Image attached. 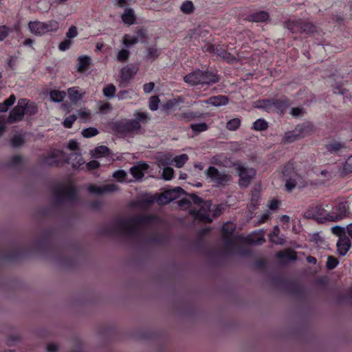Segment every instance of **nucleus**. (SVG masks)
<instances>
[{
    "label": "nucleus",
    "mask_w": 352,
    "mask_h": 352,
    "mask_svg": "<svg viewBox=\"0 0 352 352\" xmlns=\"http://www.w3.org/2000/svg\"><path fill=\"white\" fill-rule=\"evenodd\" d=\"M152 217L140 215L133 218H116L109 224L100 230V234L111 235L121 234L127 236L138 238L140 234V227L151 222Z\"/></svg>",
    "instance_id": "f257e3e1"
},
{
    "label": "nucleus",
    "mask_w": 352,
    "mask_h": 352,
    "mask_svg": "<svg viewBox=\"0 0 352 352\" xmlns=\"http://www.w3.org/2000/svg\"><path fill=\"white\" fill-rule=\"evenodd\" d=\"M220 80L219 75L212 71L195 69L184 77V81L190 86L212 85Z\"/></svg>",
    "instance_id": "f03ea898"
},
{
    "label": "nucleus",
    "mask_w": 352,
    "mask_h": 352,
    "mask_svg": "<svg viewBox=\"0 0 352 352\" xmlns=\"http://www.w3.org/2000/svg\"><path fill=\"white\" fill-rule=\"evenodd\" d=\"M141 124L133 119H125L113 122L111 129L114 134L119 137L138 133L140 131Z\"/></svg>",
    "instance_id": "7ed1b4c3"
},
{
    "label": "nucleus",
    "mask_w": 352,
    "mask_h": 352,
    "mask_svg": "<svg viewBox=\"0 0 352 352\" xmlns=\"http://www.w3.org/2000/svg\"><path fill=\"white\" fill-rule=\"evenodd\" d=\"M54 204L58 206L64 202L73 203L77 199L76 188L71 185L61 184L53 189Z\"/></svg>",
    "instance_id": "20e7f679"
},
{
    "label": "nucleus",
    "mask_w": 352,
    "mask_h": 352,
    "mask_svg": "<svg viewBox=\"0 0 352 352\" xmlns=\"http://www.w3.org/2000/svg\"><path fill=\"white\" fill-rule=\"evenodd\" d=\"M236 169L239 177V186L241 188H246L255 177L256 175V170L254 168H248L240 164L237 165Z\"/></svg>",
    "instance_id": "39448f33"
},
{
    "label": "nucleus",
    "mask_w": 352,
    "mask_h": 352,
    "mask_svg": "<svg viewBox=\"0 0 352 352\" xmlns=\"http://www.w3.org/2000/svg\"><path fill=\"white\" fill-rule=\"evenodd\" d=\"M350 214L348 201H340L336 206V212H329V221L336 222L348 217Z\"/></svg>",
    "instance_id": "423d86ee"
},
{
    "label": "nucleus",
    "mask_w": 352,
    "mask_h": 352,
    "mask_svg": "<svg viewBox=\"0 0 352 352\" xmlns=\"http://www.w3.org/2000/svg\"><path fill=\"white\" fill-rule=\"evenodd\" d=\"M206 174L212 182L218 185H226L231 179L230 175L225 172H220L216 167L212 166L208 167Z\"/></svg>",
    "instance_id": "0eeeda50"
},
{
    "label": "nucleus",
    "mask_w": 352,
    "mask_h": 352,
    "mask_svg": "<svg viewBox=\"0 0 352 352\" xmlns=\"http://www.w3.org/2000/svg\"><path fill=\"white\" fill-rule=\"evenodd\" d=\"M26 103V98H21L19 100L17 104L10 111L7 118V122L8 123L13 124L21 121L23 119L25 114Z\"/></svg>",
    "instance_id": "6e6552de"
},
{
    "label": "nucleus",
    "mask_w": 352,
    "mask_h": 352,
    "mask_svg": "<svg viewBox=\"0 0 352 352\" xmlns=\"http://www.w3.org/2000/svg\"><path fill=\"white\" fill-rule=\"evenodd\" d=\"M324 212L325 210L322 205H316L309 207L305 212V216L307 219H313L319 223H324L329 221V219H327L329 212L327 214H324Z\"/></svg>",
    "instance_id": "1a4fd4ad"
},
{
    "label": "nucleus",
    "mask_w": 352,
    "mask_h": 352,
    "mask_svg": "<svg viewBox=\"0 0 352 352\" xmlns=\"http://www.w3.org/2000/svg\"><path fill=\"white\" fill-rule=\"evenodd\" d=\"M138 67L133 65H127L124 67L120 70V78L122 83H124L126 86L131 79L137 74Z\"/></svg>",
    "instance_id": "9d476101"
},
{
    "label": "nucleus",
    "mask_w": 352,
    "mask_h": 352,
    "mask_svg": "<svg viewBox=\"0 0 352 352\" xmlns=\"http://www.w3.org/2000/svg\"><path fill=\"white\" fill-rule=\"evenodd\" d=\"M273 99V111L279 114L283 113L291 105V100L285 96H282L278 99Z\"/></svg>",
    "instance_id": "9b49d317"
},
{
    "label": "nucleus",
    "mask_w": 352,
    "mask_h": 352,
    "mask_svg": "<svg viewBox=\"0 0 352 352\" xmlns=\"http://www.w3.org/2000/svg\"><path fill=\"white\" fill-rule=\"evenodd\" d=\"M337 251L340 256H345L350 250L351 243L346 235H340L336 243Z\"/></svg>",
    "instance_id": "f8f14e48"
},
{
    "label": "nucleus",
    "mask_w": 352,
    "mask_h": 352,
    "mask_svg": "<svg viewBox=\"0 0 352 352\" xmlns=\"http://www.w3.org/2000/svg\"><path fill=\"white\" fill-rule=\"evenodd\" d=\"M301 19L297 17L287 19L283 21V27L292 34H298L301 28Z\"/></svg>",
    "instance_id": "ddd939ff"
},
{
    "label": "nucleus",
    "mask_w": 352,
    "mask_h": 352,
    "mask_svg": "<svg viewBox=\"0 0 352 352\" xmlns=\"http://www.w3.org/2000/svg\"><path fill=\"white\" fill-rule=\"evenodd\" d=\"M58 153L63 154V151H52L47 155L42 158L41 164L43 166H58L60 165V160L58 159Z\"/></svg>",
    "instance_id": "4468645a"
},
{
    "label": "nucleus",
    "mask_w": 352,
    "mask_h": 352,
    "mask_svg": "<svg viewBox=\"0 0 352 352\" xmlns=\"http://www.w3.org/2000/svg\"><path fill=\"white\" fill-rule=\"evenodd\" d=\"M182 195H187V192L182 188L177 186L174 188L165 190L162 193V197L167 199L166 202H171L179 198Z\"/></svg>",
    "instance_id": "2eb2a0df"
},
{
    "label": "nucleus",
    "mask_w": 352,
    "mask_h": 352,
    "mask_svg": "<svg viewBox=\"0 0 352 352\" xmlns=\"http://www.w3.org/2000/svg\"><path fill=\"white\" fill-rule=\"evenodd\" d=\"M206 116V113H201L199 111H186L180 114H178L177 116V119L181 121H185V122H190L192 120H197L201 118H205Z\"/></svg>",
    "instance_id": "dca6fc26"
},
{
    "label": "nucleus",
    "mask_w": 352,
    "mask_h": 352,
    "mask_svg": "<svg viewBox=\"0 0 352 352\" xmlns=\"http://www.w3.org/2000/svg\"><path fill=\"white\" fill-rule=\"evenodd\" d=\"M65 162L67 164L71 163L74 169H78L81 165L84 164L85 161L80 153H72L67 157Z\"/></svg>",
    "instance_id": "f3484780"
},
{
    "label": "nucleus",
    "mask_w": 352,
    "mask_h": 352,
    "mask_svg": "<svg viewBox=\"0 0 352 352\" xmlns=\"http://www.w3.org/2000/svg\"><path fill=\"white\" fill-rule=\"evenodd\" d=\"M296 127L297 131H298V135H300L301 138L310 135L315 131L314 124L309 122H305L300 124H298Z\"/></svg>",
    "instance_id": "a211bd4d"
},
{
    "label": "nucleus",
    "mask_w": 352,
    "mask_h": 352,
    "mask_svg": "<svg viewBox=\"0 0 352 352\" xmlns=\"http://www.w3.org/2000/svg\"><path fill=\"white\" fill-rule=\"evenodd\" d=\"M229 102L228 98L224 95H218L216 96H211L208 99L202 101V102L211 104L214 107H220L226 105Z\"/></svg>",
    "instance_id": "6ab92c4d"
},
{
    "label": "nucleus",
    "mask_w": 352,
    "mask_h": 352,
    "mask_svg": "<svg viewBox=\"0 0 352 352\" xmlns=\"http://www.w3.org/2000/svg\"><path fill=\"white\" fill-rule=\"evenodd\" d=\"M186 195L191 199L194 204L199 206L201 210L204 211L210 210L211 206L210 201H205L195 193L188 194L187 192Z\"/></svg>",
    "instance_id": "aec40b11"
},
{
    "label": "nucleus",
    "mask_w": 352,
    "mask_h": 352,
    "mask_svg": "<svg viewBox=\"0 0 352 352\" xmlns=\"http://www.w3.org/2000/svg\"><path fill=\"white\" fill-rule=\"evenodd\" d=\"M148 166L146 163H139L130 168V173L136 179H140L144 177V170H146Z\"/></svg>",
    "instance_id": "412c9836"
},
{
    "label": "nucleus",
    "mask_w": 352,
    "mask_h": 352,
    "mask_svg": "<svg viewBox=\"0 0 352 352\" xmlns=\"http://www.w3.org/2000/svg\"><path fill=\"white\" fill-rule=\"evenodd\" d=\"M214 54L230 63L236 60V57L226 50L223 49L221 45H217L215 47Z\"/></svg>",
    "instance_id": "4be33fe9"
},
{
    "label": "nucleus",
    "mask_w": 352,
    "mask_h": 352,
    "mask_svg": "<svg viewBox=\"0 0 352 352\" xmlns=\"http://www.w3.org/2000/svg\"><path fill=\"white\" fill-rule=\"evenodd\" d=\"M248 17L250 21L262 23L269 20L270 14L267 12L261 10L250 14Z\"/></svg>",
    "instance_id": "5701e85b"
},
{
    "label": "nucleus",
    "mask_w": 352,
    "mask_h": 352,
    "mask_svg": "<svg viewBox=\"0 0 352 352\" xmlns=\"http://www.w3.org/2000/svg\"><path fill=\"white\" fill-rule=\"evenodd\" d=\"M28 28L30 31L36 35H43L45 34L44 22L30 21L28 23Z\"/></svg>",
    "instance_id": "b1692460"
},
{
    "label": "nucleus",
    "mask_w": 352,
    "mask_h": 352,
    "mask_svg": "<svg viewBox=\"0 0 352 352\" xmlns=\"http://www.w3.org/2000/svg\"><path fill=\"white\" fill-rule=\"evenodd\" d=\"M182 102H183V100L181 97L170 99L162 104L161 110L166 113H169L170 111Z\"/></svg>",
    "instance_id": "393cba45"
},
{
    "label": "nucleus",
    "mask_w": 352,
    "mask_h": 352,
    "mask_svg": "<svg viewBox=\"0 0 352 352\" xmlns=\"http://www.w3.org/2000/svg\"><path fill=\"white\" fill-rule=\"evenodd\" d=\"M91 60L88 56H80L78 58L77 71L80 73L85 72L91 65Z\"/></svg>",
    "instance_id": "a878e982"
},
{
    "label": "nucleus",
    "mask_w": 352,
    "mask_h": 352,
    "mask_svg": "<svg viewBox=\"0 0 352 352\" xmlns=\"http://www.w3.org/2000/svg\"><path fill=\"white\" fill-rule=\"evenodd\" d=\"M316 32L317 28L313 23L309 21H305L302 19H301V28L300 34H309Z\"/></svg>",
    "instance_id": "bb28decb"
},
{
    "label": "nucleus",
    "mask_w": 352,
    "mask_h": 352,
    "mask_svg": "<svg viewBox=\"0 0 352 352\" xmlns=\"http://www.w3.org/2000/svg\"><path fill=\"white\" fill-rule=\"evenodd\" d=\"M124 23L131 25L135 23L136 17L132 8H126L121 16Z\"/></svg>",
    "instance_id": "cd10ccee"
},
{
    "label": "nucleus",
    "mask_w": 352,
    "mask_h": 352,
    "mask_svg": "<svg viewBox=\"0 0 352 352\" xmlns=\"http://www.w3.org/2000/svg\"><path fill=\"white\" fill-rule=\"evenodd\" d=\"M339 173L342 177L352 173V155L349 156L340 168Z\"/></svg>",
    "instance_id": "c85d7f7f"
},
{
    "label": "nucleus",
    "mask_w": 352,
    "mask_h": 352,
    "mask_svg": "<svg viewBox=\"0 0 352 352\" xmlns=\"http://www.w3.org/2000/svg\"><path fill=\"white\" fill-rule=\"evenodd\" d=\"M67 93L69 98L74 104L78 103L82 98V94H80L76 87L69 88Z\"/></svg>",
    "instance_id": "c756f323"
},
{
    "label": "nucleus",
    "mask_w": 352,
    "mask_h": 352,
    "mask_svg": "<svg viewBox=\"0 0 352 352\" xmlns=\"http://www.w3.org/2000/svg\"><path fill=\"white\" fill-rule=\"evenodd\" d=\"M273 99H262L256 101V107L264 109L267 112L273 111Z\"/></svg>",
    "instance_id": "7c9ffc66"
},
{
    "label": "nucleus",
    "mask_w": 352,
    "mask_h": 352,
    "mask_svg": "<svg viewBox=\"0 0 352 352\" xmlns=\"http://www.w3.org/2000/svg\"><path fill=\"white\" fill-rule=\"evenodd\" d=\"M146 51L147 54L145 57L146 59L150 61H154L162 53L161 50L157 48L156 46H151L147 48Z\"/></svg>",
    "instance_id": "2f4dec72"
},
{
    "label": "nucleus",
    "mask_w": 352,
    "mask_h": 352,
    "mask_svg": "<svg viewBox=\"0 0 352 352\" xmlns=\"http://www.w3.org/2000/svg\"><path fill=\"white\" fill-rule=\"evenodd\" d=\"M50 100L56 103L62 102L66 96V92L59 90H52L50 91Z\"/></svg>",
    "instance_id": "473e14b6"
},
{
    "label": "nucleus",
    "mask_w": 352,
    "mask_h": 352,
    "mask_svg": "<svg viewBox=\"0 0 352 352\" xmlns=\"http://www.w3.org/2000/svg\"><path fill=\"white\" fill-rule=\"evenodd\" d=\"M278 258L286 259L288 261H296L297 259L296 254L294 251H280L276 254Z\"/></svg>",
    "instance_id": "72a5a7b5"
},
{
    "label": "nucleus",
    "mask_w": 352,
    "mask_h": 352,
    "mask_svg": "<svg viewBox=\"0 0 352 352\" xmlns=\"http://www.w3.org/2000/svg\"><path fill=\"white\" fill-rule=\"evenodd\" d=\"M301 138L300 137V135H298V131L296 130V127L292 131H287L285 133V135L283 136V141L284 142H293L297 140H299Z\"/></svg>",
    "instance_id": "f704fd0d"
},
{
    "label": "nucleus",
    "mask_w": 352,
    "mask_h": 352,
    "mask_svg": "<svg viewBox=\"0 0 352 352\" xmlns=\"http://www.w3.org/2000/svg\"><path fill=\"white\" fill-rule=\"evenodd\" d=\"M190 128L195 135H198L201 132L206 131L209 126L206 122H201L199 123L191 124L190 125Z\"/></svg>",
    "instance_id": "c9c22d12"
},
{
    "label": "nucleus",
    "mask_w": 352,
    "mask_h": 352,
    "mask_svg": "<svg viewBox=\"0 0 352 352\" xmlns=\"http://www.w3.org/2000/svg\"><path fill=\"white\" fill-rule=\"evenodd\" d=\"M110 154V149L104 145L98 146L95 148L94 151V157L96 158L109 156Z\"/></svg>",
    "instance_id": "e433bc0d"
},
{
    "label": "nucleus",
    "mask_w": 352,
    "mask_h": 352,
    "mask_svg": "<svg viewBox=\"0 0 352 352\" xmlns=\"http://www.w3.org/2000/svg\"><path fill=\"white\" fill-rule=\"evenodd\" d=\"M283 175L285 178L294 177L296 175L294 163L288 162L283 169Z\"/></svg>",
    "instance_id": "4c0bfd02"
},
{
    "label": "nucleus",
    "mask_w": 352,
    "mask_h": 352,
    "mask_svg": "<svg viewBox=\"0 0 352 352\" xmlns=\"http://www.w3.org/2000/svg\"><path fill=\"white\" fill-rule=\"evenodd\" d=\"M15 100V96L14 94H11L9 98L0 103V112H6L8 110V108L14 104Z\"/></svg>",
    "instance_id": "58836bf2"
},
{
    "label": "nucleus",
    "mask_w": 352,
    "mask_h": 352,
    "mask_svg": "<svg viewBox=\"0 0 352 352\" xmlns=\"http://www.w3.org/2000/svg\"><path fill=\"white\" fill-rule=\"evenodd\" d=\"M267 128H268V123L265 120H264L263 118H259V119L256 120V121H254L253 122V125L252 127V129L257 131H265V130L267 129Z\"/></svg>",
    "instance_id": "ea45409f"
},
{
    "label": "nucleus",
    "mask_w": 352,
    "mask_h": 352,
    "mask_svg": "<svg viewBox=\"0 0 352 352\" xmlns=\"http://www.w3.org/2000/svg\"><path fill=\"white\" fill-rule=\"evenodd\" d=\"M344 143L340 142H332L326 145L327 150L331 153H336L339 151L341 148H344Z\"/></svg>",
    "instance_id": "a19ab883"
},
{
    "label": "nucleus",
    "mask_w": 352,
    "mask_h": 352,
    "mask_svg": "<svg viewBox=\"0 0 352 352\" xmlns=\"http://www.w3.org/2000/svg\"><path fill=\"white\" fill-rule=\"evenodd\" d=\"M181 11L186 14H190L195 11V6L192 1L186 0L180 6Z\"/></svg>",
    "instance_id": "79ce46f5"
},
{
    "label": "nucleus",
    "mask_w": 352,
    "mask_h": 352,
    "mask_svg": "<svg viewBox=\"0 0 352 352\" xmlns=\"http://www.w3.org/2000/svg\"><path fill=\"white\" fill-rule=\"evenodd\" d=\"M241 124V120L239 118H235L228 120L226 123V129L229 131H234L237 130Z\"/></svg>",
    "instance_id": "37998d69"
},
{
    "label": "nucleus",
    "mask_w": 352,
    "mask_h": 352,
    "mask_svg": "<svg viewBox=\"0 0 352 352\" xmlns=\"http://www.w3.org/2000/svg\"><path fill=\"white\" fill-rule=\"evenodd\" d=\"M116 91V86L113 84L107 85L102 90L103 94L108 98H111L115 96Z\"/></svg>",
    "instance_id": "c03bdc74"
},
{
    "label": "nucleus",
    "mask_w": 352,
    "mask_h": 352,
    "mask_svg": "<svg viewBox=\"0 0 352 352\" xmlns=\"http://www.w3.org/2000/svg\"><path fill=\"white\" fill-rule=\"evenodd\" d=\"M44 26L45 29V34L50 32H55L59 28L58 23L54 20H51L45 23L44 22Z\"/></svg>",
    "instance_id": "a18cd8bd"
},
{
    "label": "nucleus",
    "mask_w": 352,
    "mask_h": 352,
    "mask_svg": "<svg viewBox=\"0 0 352 352\" xmlns=\"http://www.w3.org/2000/svg\"><path fill=\"white\" fill-rule=\"evenodd\" d=\"M188 156L187 154H182L174 157L175 165L177 168L182 167L188 161Z\"/></svg>",
    "instance_id": "49530a36"
},
{
    "label": "nucleus",
    "mask_w": 352,
    "mask_h": 352,
    "mask_svg": "<svg viewBox=\"0 0 352 352\" xmlns=\"http://www.w3.org/2000/svg\"><path fill=\"white\" fill-rule=\"evenodd\" d=\"M139 42L138 37L135 36H131L129 34H125L123 37V43L126 47L135 45Z\"/></svg>",
    "instance_id": "de8ad7c7"
},
{
    "label": "nucleus",
    "mask_w": 352,
    "mask_h": 352,
    "mask_svg": "<svg viewBox=\"0 0 352 352\" xmlns=\"http://www.w3.org/2000/svg\"><path fill=\"white\" fill-rule=\"evenodd\" d=\"M53 234V232L52 231H48L46 233V236L44 239L40 240L38 242V246L39 247H44L45 248H48L51 243V238Z\"/></svg>",
    "instance_id": "09e8293b"
},
{
    "label": "nucleus",
    "mask_w": 352,
    "mask_h": 352,
    "mask_svg": "<svg viewBox=\"0 0 352 352\" xmlns=\"http://www.w3.org/2000/svg\"><path fill=\"white\" fill-rule=\"evenodd\" d=\"M10 142L13 147L16 148L24 144L25 139L23 135H15L11 139Z\"/></svg>",
    "instance_id": "8fccbe9b"
},
{
    "label": "nucleus",
    "mask_w": 352,
    "mask_h": 352,
    "mask_svg": "<svg viewBox=\"0 0 352 352\" xmlns=\"http://www.w3.org/2000/svg\"><path fill=\"white\" fill-rule=\"evenodd\" d=\"M279 232H280V230H279L278 226H275L273 228L272 232L270 234V239L271 242H272L274 243L282 245L285 242L283 239H281L279 238L276 241L274 239V236H278Z\"/></svg>",
    "instance_id": "3c124183"
},
{
    "label": "nucleus",
    "mask_w": 352,
    "mask_h": 352,
    "mask_svg": "<svg viewBox=\"0 0 352 352\" xmlns=\"http://www.w3.org/2000/svg\"><path fill=\"white\" fill-rule=\"evenodd\" d=\"M98 130L95 127H88L82 130V135L86 138H92L98 134Z\"/></svg>",
    "instance_id": "603ef678"
},
{
    "label": "nucleus",
    "mask_w": 352,
    "mask_h": 352,
    "mask_svg": "<svg viewBox=\"0 0 352 352\" xmlns=\"http://www.w3.org/2000/svg\"><path fill=\"white\" fill-rule=\"evenodd\" d=\"M160 100L157 96H151L149 99L148 107L151 111H156L158 109Z\"/></svg>",
    "instance_id": "864d4df0"
},
{
    "label": "nucleus",
    "mask_w": 352,
    "mask_h": 352,
    "mask_svg": "<svg viewBox=\"0 0 352 352\" xmlns=\"http://www.w3.org/2000/svg\"><path fill=\"white\" fill-rule=\"evenodd\" d=\"M139 39V42L145 43V38H146V30L143 27H138L136 31V36Z\"/></svg>",
    "instance_id": "5fc2aeb1"
},
{
    "label": "nucleus",
    "mask_w": 352,
    "mask_h": 352,
    "mask_svg": "<svg viewBox=\"0 0 352 352\" xmlns=\"http://www.w3.org/2000/svg\"><path fill=\"white\" fill-rule=\"evenodd\" d=\"M174 170L173 168L166 166L163 168L162 178L164 180L168 181L173 177Z\"/></svg>",
    "instance_id": "6e6d98bb"
},
{
    "label": "nucleus",
    "mask_w": 352,
    "mask_h": 352,
    "mask_svg": "<svg viewBox=\"0 0 352 352\" xmlns=\"http://www.w3.org/2000/svg\"><path fill=\"white\" fill-rule=\"evenodd\" d=\"M286 183L285 184V189L288 192H292L296 186L297 182L294 177L285 178Z\"/></svg>",
    "instance_id": "4d7b16f0"
},
{
    "label": "nucleus",
    "mask_w": 352,
    "mask_h": 352,
    "mask_svg": "<svg viewBox=\"0 0 352 352\" xmlns=\"http://www.w3.org/2000/svg\"><path fill=\"white\" fill-rule=\"evenodd\" d=\"M234 230H235V227L233 225H232V224L229 225L228 223H226L222 227L223 236H231L232 235V234L234 233Z\"/></svg>",
    "instance_id": "13d9d810"
},
{
    "label": "nucleus",
    "mask_w": 352,
    "mask_h": 352,
    "mask_svg": "<svg viewBox=\"0 0 352 352\" xmlns=\"http://www.w3.org/2000/svg\"><path fill=\"white\" fill-rule=\"evenodd\" d=\"M339 261L336 257L333 256H329L326 263V267L328 270H333L336 267Z\"/></svg>",
    "instance_id": "bf43d9fd"
},
{
    "label": "nucleus",
    "mask_w": 352,
    "mask_h": 352,
    "mask_svg": "<svg viewBox=\"0 0 352 352\" xmlns=\"http://www.w3.org/2000/svg\"><path fill=\"white\" fill-rule=\"evenodd\" d=\"M129 51L125 49L120 50L117 55V59L120 62H125L129 56Z\"/></svg>",
    "instance_id": "052dcab7"
},
{
    "label": "nucleus",
    "mask_w": 352,
    "mask_h": 352,
    "mask_svg": "<svg viewBox=\"0 0 352 352\" xmlns=\"http://www.w3.org/2000/svg\"><path fill=\"white\" fill-rule=\"evenodd\" d=\"M37 113V107L34 104H29L27 100V103L25 109V113L29 116H34Z\"/></svg>",
    "instance_id": "680f3d73"
},
{
    "label": "nucleus",
    "mask_w": 352,
    "mask_h": 352,
    "mask_svg": "<svg viewBox=\"0 0 352 352\" xmlns=\"http://www.w3.org/2000/svg\"><path fill=\"white\" fill-rule=\"evenodd\" d=\"M10 32H12L11 28L6 25L0 26V42L3 41Z\"/></svg>",
    "instance_id": "e2e57ef3"
},
{
    "label": "nucleus",
    "mask_w": 352,
    "mask_h": 352,
    "mask_svg": "<svg viewBox=\"0 0 352 352\" xmlns=\"http://www.w3.org/2000/svg\"><path fill=\"white\" fill-rule=\"evenodd\" d=\"M102 194L107 192H113L118 190V187L115 184H105L102 186Z\"/></svg>",
    "instance_id": "0e129e2a"
},
{
    "label": "nucleus",
    "mask_w": 352,
    "mask_h": 352,
    "mask_svg": "<svg viewBox=\"0 0 352 352\" xmlns=\"http://www.w3.org/2000/svg\"><path fill=\"white\" fill-rule=\"evenodd\" d=\"M76 119L77 117L75 115H72L67 117L63 121V126L67 129L72 128L73 123L76 121Z\"/></svg>",
    "instance_id": "69168bd1"
},
{
    "label": "nucleus",
    "mask_w": 352,
    "mask_h": 352,
    "mask_svg": "<svg viewBox=\"0 0 352 352\" xmlns=\"http://www.w3.org/2000/svg\"><path fill=\"white\" fill-rule=\"evenodd\" d=\"M126 176V173L124 170H118L113 174V177L117 179L119 182L124 181Z\"/></svg>",
    "instance_id": "338daca9"
},
{
    "label": "nucleus",
    "mask_w": 352,
    "mask_h": 352,
    "mask_svg": "<svg viewBox=\"0 0 352 352\" xmlns=\"http://www.w3.org/2000/svg\"><path fill=\"white\" fill-rule=\"evenodd\" d=\"M72 44V41L68 38L65 39L63 41L60 42L58 45V50L60 51L64 52L69 50Z\"/></svg>",
    "instance_id": "774afa93"
}]
</instances>
